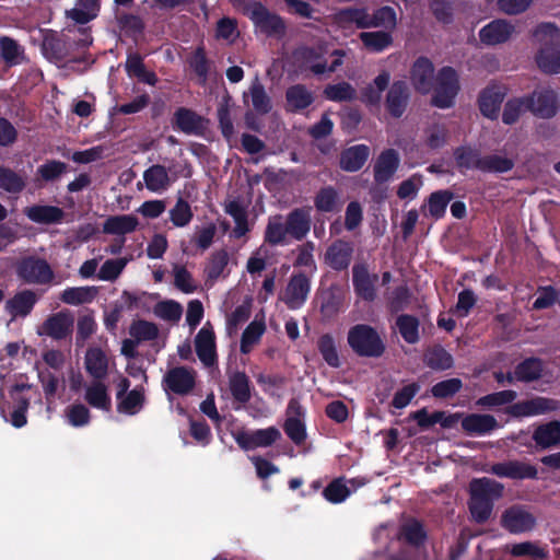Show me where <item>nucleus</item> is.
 <instances>
[{
    "mask_svg": "<svg viewBox=\"0 0 560 560\" xmlns=\"http://www.w3.org/2000/svg\"><path fill=\"white\" fill-rule=\"evenodd\" d=\"M504 486L491 478H474L468 486V510L477 524L487 523L493 512L494 503L503 497Z\"/></svg>",
    "mask_w": 560,
    "mask_h": 560,
    "instance_id": "nucleus-1",
    "label": "nucleus"
},
{
    "mask_svg": "<svg viewBox=\"0 0 560 560\" xmlns=\"http://www.w3.org/2000/svg\"><path fill=\"white\" fill-rule=\"evenodd\" d=\"M347 342L361 358H380L385 352V343L377 330L368 324H357L348 330Z\"/></svg>",
    "mask_w": 560,
    "mask_h": 560,
    "instance_id": "nucleus-2",
    "label": "nucleus"
},
{
    "mask_svg": "<svg viewBox=\"0 0 560 560\" xmlns=\"http://www.w3.org/2000/svg\"><path fill=\"white\" fill-rule=\"evenodd\" d=\"M432 91V105L439 108L452 107L459 91L457 72L451 67L440 69Z\"/></svg>",
    "mask_w": 560,
    "mask_h": 560,
    "instance_id": "nucleus-3",
    "label": "nucleus"
},
{
    "mask_svg": "<svg viewBox=\"0 0 560 560\" xmlns=\"http://www.w3.org/2000/svg\"><path fill=\"white\" fill-rule=\"evenodd\" d=\"M245 14L250 19L255 31L270 37H281L284 34L285 25L283 20L270 12L261 3H249L245 8Z\"/></svg>",
    "mask_w": 560,
    "mask_h": 560,
    "instance_id": "nucleus-4",
    "label": "nucleus"
},
{
    "mask_svg": "<svg viewBox=\"0 0 560 560\" xmlns=\"http://www.w3.org/2000/svg\"><path fill=\"white\" fill-rule=\"evenodd\" d=\"M327 50L323 46L316 48L303 47L294 52V59L305 69H310L315 74H323L325 72H334L341 63L345 54L340 50L334 51L336 59L328 67L323 57Z\"/></svg>",
    "mask_w": 560,
    "mask_h": 560,
    "instance_id": "nucleus-5",
    "label": "nucleus"
},
{
    "mask_svg": "<svg viewBox=\"0 0 560 560\" xmlns=\"http://www.w3.org/2000/svg\"><path fill=\"white\" fill-rule=\"evenodd\" d=\"M529 112L542 119H550L555 117L560 108L558 93L548 86L534 90L530 94L526 95Z\"/></svg>",
    "mask_w": 560,
    "mask_h": 560,
    "instance_id": "nucleus-6",
    "label": "nucleus"
},
{
    "mask_svg": "<svg viewBox=\"0 0 560 560\" xmlns=\"http://www.w3.org/2000/svg\"><path fill=\"white\" fill-rule=\"evenodd\" d=\"M16 275L25 283H49L54 277L49 264L42 258L27 256L16 265Z\"/></svg>",
    "mask_w": 560,
    "mask_h": 560,
    "instance_id": "nucleus-7",
    "label": "nucleus"
},
{
    "mask_svg": "<svg viewBox=\"0 0 560 560\" xmlns=\"http://www.w3.org/2000/svg\"><path fill=\"white\" fill-rule=\"evenodd\" d=\"M236 444L243 451H252L258 447H268L281 438V432L276 427L257 429L254 431L240 430L233 434Z\"/></svg>",
    "mask_w": 560,
    "mask_h": 560,
    "instance_id": "nucleus-8",
    "label": "nucleus"
},
{
    "mask_svg": "<svg viewBox=\"0 0 560 560\" xmlns=\"http://www.w3.org/2000/svg\"><path fill=\"white\" fill-rule=\"evenodd\" d=\"M74 316L68 310L49 315L40 325L38 335L50 337L54 340H63L73 332Z\"/></svg>",
    "mask_w": 560,
    "mask_h": 560,
    "instance_id": "nucleus-9",
    "label": "nucleus"
},
{
    "mask_svg": "<svg viewBox=\"0 0 560 560\" xmlns=\"http://www.w3.org/2000/svg\"><path fill=\"white\" fill-rule=\"evenodd\" d=\"M517 35L516 25L505 19H495L479 31V39L486 46L503 45Z\"/></svg>",
    "mask_w": 560,
    "mask_h": 560,
    "instance_id": "nucleus-10",
    "label": "nucleus"
},
{
    "mask_svg": "<svg viewBox=\"0 0 560 560\" xmlns=\"http://www.w3.org/2000/svg\"><path fill=\"white\" fill-rule=\"evenodd\" d=\"M559 408V401L547 397H534L517 401L505 408V413L513 418H524L545 415Z\"/></svg>",
    "mask_w": 560,
    "mask_h": 560,
    "instance_id": "nucleus-11",
    "label": "nucleus"
},
{
    "mask_svg": "<svg viewBox=\"0 0 560 560\" xmlns=\"http://www.w3.org/2000/svg\"><path fill=\"white\" fill-rule=\"evenodd\" d=\"M377 273H370L366 262H355L352 267V284L355 294L366 302L376 299Z\"/></svg>",
    "mask_w": 560,
    "mask_h": 560,
    "instance_id": "nucleus-12",
    "label": "nucleus"
},
{
    "mask_svg": "<svg viewBox=\"0 0 560 560\" xmlns=\"http://www.w3.org/2000/svg\"><path fill=\"white\" fill-rule=\"evenodd\" d=\"M535 525L536 517L521 505H512L501 515V526L511 534L530 532Z\"/></svg>",
    "mask_w": 560,
    "mask_h": 560,
    "instance_id": "nucleus-13",
    "label": "nucleus"
},
{
    "mask_svg": "<svg viewBox=\"0 0 560 560\" xmlns=\"http://www.w3.org/2000/svg\"><path fill=\"white\" fill-rule=\"evenodd\" d=\"M311 291V281L304 272L291 276L282 301L289 310H299L303 306Z\"/></svg>",
    "mask_w": 560,
    "mask_h": 560,
    "instance_id": "nucleus-14",
    "label": "nucleus"
},
{
    "mask_svg": "<svg viewBox=\"0 0 560 560\" xmlns=\"http://www.w3.org/2000/svg\"><path fill=\"white\" fill-rule=\"evenodd\" d=\"M489 472L500 478L514 480L537 479L538 475L534 465L517 459L495 463L490 467Z\"/></svg>",
    "mask_w": 560,
    "mask_h": 560,
    "instance_id": "nucleus-15",
    "label": "nucleus"
},
{
    "mask_svg": "<svg viewBox=\"0 0 560 560\" xmlns=\"http://www.w3.org/2000/svg\"><path fill=\"white\" fill-rule=\"evenodd\" d=\"M353 252L354 247L350 241L338 238L327 247L325 262L334 271H345L351 264Z\"/></svg>",
    "mask_w": 560,
    "mask_h": 560,
    "instance_id": "nucleus-16",
    "label": "nucleus"
},
{
    "mask_svg": "<svg viewBox=\"0 0 560 560\" xmlns=\"http://www.w3.org/2000/svg\"><path fill=\"white\" fill-rule=\"evenodd\" d=\"M434 66L425 57L418 58L410 69V82L413 89L422 94H428L433 90L435 81Z\"/></svg>",
    "mask_w": 560,
    "mask_h": 560,
    "instance_id": "nucleus-17",
    "label": "nucleus"
},
{
    "mask_svg": "<svg viewBox=\"0 0 560 560\" xmlns=\"http://www.w3.org/2000/svg\"><path fill=\"white\" fill-rule=\"evenodd\" d=\"M506 92L505 86L495 83L483 89L478 97L481 114L487 118L497 119Z\"/></svg>",
    "mask_w": 560,
    "mask_h": 560,
    "instance_id": "nucleus-18",
    "label": "nucleus"
},
{
    "mask_svg": "<svg viewBox=\"0 0 560 560\" xmlns=\"http://www.w3.org/2000/svg\"><path fill=\"white\" fill-rule=\"evenodd\" d=\"M163 384L176 395H187L196 385L195 373L186 366L172 368L164 375Z\"/></svg>",
    "mask_w": 560,
    "mask_h": 560,
    "instance_id": "nucleus-19",
    "label": "nucleus"
},
{
    "mask_svg": "<svg viewBox=\"0 0 560 560\" xmlns=\"http://www.w3.org/2000/svg\"><path fill=\"white\" fill-rule=\"evenodd\" d=\"M289 236L295 241H303L311 231L312 215L310 207H300L292 209L285 215Z\"/></svg>",
    "mask_w": 560,
    "mask_h": 560,
    "instance_id": "nucleus-20",
    "label": "nucleus"
},
{
    "mask_svg": "<svg viewBox=\"0 0 560 560\" xmlns=\"http://www.w3.org/2000/svg\"><path fill=\"white\" fill-rule=\"evenodd\" d=\"M195 349L203 365L210 368L218 361L215 348V335L211 327L206 324L195 337Z\"/></svg>",
    "mask_w": 560,
    "mask_h": 560,
    "instance_id": "nucleus-21",
    "label": "nucleus"
},
{
    "mask_svg": "<svg viewBox=\"0 0 560 560\" xmlns=\"http://www.w3.org/2000/svg\"><path fill=\"white\" fill-rule=\"evenodd\" d=\"M410 97L407 83L402 80L395 81L387 91L385 106L393 117H400L405 113Z\"/></svg>",
    "mask_w": 560,
    "mask_h": 560,
    "instance_id": "nucleus-22",
    "label": "nucleus"
},
{
    "mask_svg": "<svg viewBox=\"0 0 560 560\" xmlns=\"http://www.w3.org/2000/svg\"><path fill=\"white\" fill-rule=\"evenodd\" d=\"M460 427L468 435H486L498 429L499 423L489 413H468L462 418Z\"/></svg>",
    "mask_w": 560,
    "mask_h": 560,
    "instance_id": "nucleus-23",
    "label": "nucleus"
},
{
    "mask_svg": "<svg viewBox=\"0 0 560 560\" xmlns=\"http://www.w3.org/2000/svg\"><path fill=\"white\" fill-rule=\"evenodd\" d=\"M453 158L460 174L467 171H479L481 167L482 154L479 148L468 143L454 149Z\"/></svg>",
    "mask_w": 560,
    "mask_h": 560,
    "instance_id": "nucleus-24",
    "label": "nucleus"
},
{
    "mask_svg": "<svg viewBox=\"0 0 560 560\" xmlns=\"http://www.w3.org/2000/svg\"><path fill=\"white\" fill-rule=\"evenodd\" d=\"M399 155L393 150H384L377 156V160L374 165V179L377 184L387 183L399 166Z\"/></svg>",
    "mask_w": 560,
    "mask_h": 560,
    "instance_id": "nucleus-25",
    "label": "nucleus"
},
{
    "mask_svg": "<svg viewBox=\"0 0 560 560\" xmlns=\"http://www.w3.org/2000/svg\"><path fill=\"white\" fill-rule=\"evenodd\" d=\"M175 125L187 135L201 136L208 127V120L187 108H179L174 116Z\"/></svg>",
    "mask_w": 560,
    "mask_h": 560,
    "instance_id": "nucleus-26",
    "label": "nucleus"
},
{
    "mask_svg": "<svg viewBox=\"0 0 560 560\" xmlns=\"http://www.w3.org/2000/svg\"><path fill=\"white\" fill-rule=\"evenodd\" d=\"M25 215L35 223L38 224H59L65 219V211L50 205H34L25 208Z\"/></svg>",
    "mask_w": 560,
    "mask_h": 560,
    "instance_id": "nucleus-27",
    "label": "nucleus"
},
{
    "mask_svg": "<svg viewBox=\"0 0 560 560\" xmlns=\"http://www.w3.org/2000/svg\"><path fill=\"white\" fill-rule=\"evenodd\" d=\"M243 101L245 105L252 106L258 114H267L272 108L271 100L257 78L250 83L248 90L244 92Z\"/></svg>",
    "mask_w": 560,
    "mask_h": 560,
    "instance_id": "nucleus-28",
    "label": "nucleus"
},
{
    "mask_svg": "<svg viewBox=\"0 0 560 560\" xmlns=\"http://www.w3.org/2000/svg\"><path fill=\"white\" fill-rule=\"evenodd\" d=\"M335 23L345 31L353 28H369L370 14L364 9H346L335 15Z\"/></svg>",
    "mask_w": 560,
    "mask_h": 560,
    "instance_id": "nucleus-29",
    "label": "nucleus"
},
{
    "mask_svg": "<svg viewBox=\"0 0 560 560\" xmlns=\"http://www.w3.org/2000/svg\"><path fill=\"white\" fill-rule=\"evenodd\" d=\"M516 164V156L508 153H491L482 155L481 173L504 174L511 172Z\"/></svg>",
    "mask_w": 560,
    "mask_h": 560,
    "instance_id": "nucleus-30",
    "label": "nucleus"
},
{
    "mask_svg": "<svg viewBox=\"0 0 560 560\" xmlns=\"http://www.w3.org/2000/svg\"><path fill=\"white\" fill-rule=\"evenodd\" d=\"M36 301L37 296L32 290H23L7 301L5 310L13 318L25 317L31 314Z\"/></svg>",
    "mask_w": 560,
    "mask_h": 560,
    "instance_id": "nucleus-31",
    "label": "nucleus"
},
{
    "mask_svg": "<svg viewBox=\"0 0 560 560\" xmlns=\"http://www.w3.org/2000/svg\"><path fill=\"white\" fill-rule=\"evenodd\" d=\"M138 225L139 220L133 214L110 215L103 223V232L124 237L126 234L136 231Z\"/></svg>",
    "mask_w": 560,
    "mask_h": 560,
    "instance_id": "nucleus-32",
    "label": "nucleus"
},
{
    "mask_svg": "<svg viewBox=\"0 0 560 560\" xmlns=\"http://www.w3.org/2000/svg\"><path fill=\"white\" fill-rule=\"evenodd\" d=\"M229 260V253L224 248L215 250L210 255L205 267L206 284L213 285L220 277L225 278L229 276V271L225 272Z\"/></svg>",
    "mask_w": 560,
    "mask_h": 560,
    "instance_id": "nucleus-33",
    "label": "nucleus"
},
{
    "mask_svg": "<svg viewBox=\"0 0 560 560\" xmlns=\"http://www.w3.org/2000/svg\"><path fill=\"white\" fill-rule=\"evenodd\" d=\"M370 149L365 144H358L340 153L339 166L346 172H357L368 161Z\"/></svg>",
    "mask_w": 560,
    "mask_h": 560,
    "instance_id": "nucleus-34",
    "label": "nucleus"
},
{
    "mask_svg": "<svg viewBox=\"0 0 560 560\" xmlns=\"http://www.w3.org/2000/svg\"><path fill=\"white\" fill-rule=\"evenodd\" d=\"M545 363L541 359L529 357L516 364L514 369L515 380L523 383H532L544 375Z\"/></svg>",
    "mask_w": 560,
    "mask_h": 560,
    "instance_id": "nucleus-35",
    "label": "nucleus"
},
{
    "mask_svg": "<svg viewBox=\"0 0 560 560\" xmlns=\"http://www.w3.org/2000/svg\"><path fill=\"white\" fill-rule=\"evenodd\" d=\"M229 389L235 402L246 405L252 398L249 377L245 372L235 371L229 376Z\"/></svg>",
    "mask_w": 560,
    "mask_h": 560,
    "instance_id": "nucleus-36",
    "label": "nucleus"
},
{
    "mask_svg": "<svg viewBox=\"0 0 560 560\" xmlns=\"http://www.w3.org/2000/svg\"><path fill=\"white\" fill-rule=\"evenodd\" d=\"M343 201L334 186L322 187L314 197V206L319 212H338Z\"/></svg>",
    "mask_w": 560,
    "mask_h": 560,
    "instance_id": "nucleus-37",
    "label": "nucleus"
},
{
    "mask_svg": "<svg viewBox=\"0 0 560 560\" xmlns=\"http://www.w3.org/2000/svg\"><path fill=\"white\" fill-rule=\"evenodd\" d=\"M533 440L536 445L541 448H549L560 443V421L552 420L547 423L539 424L534 433Z\"/></svg>",
    "mask_w": 560,
    "mask_h": 560,
    "instance_id": "nucleus-38",
    "label": "nucleus"
},
{
    "mask_svg": "<svg viewBox=\"0 0 560 560\" xmlns=\"http://www.w3.org/2000/svg\"><path fill=\"white\" fill-rule=\"evenodd\" d=\"M423 361L433 371H447L454 368L453 355L441 345L427 349Z\"/></svg>",
    "mask_w": 560,
    "mask_h": 560,
    "instance_id": "nucleus-39",
    "label": "nucleus"
},
{
    "mask_svg": "<svg viewBox=\"0 0 560 560\" xmlns=\"http://www.w3.org/2000/svg\"><path fill=\"white\" fill-rule=\"evenodd\" d=\"M86 372L95 380L102 381L108 373V359L101 348H90L85 353Z\"/></svg>",
    "mask_w": 560,
    "mask_h": 560,
    "instance_id": "nucleus-40",
    "label": "nucleus"
},
{
    "mask_svg": "<svg viewBox=\"0 0 560 560\" xmlns=\"http://www.w3.org/2000/svg\"><path fill=\"white\" fill-rule=\"evenodd\" d=\"M390 74L388 71H382L366 88L362 91V101L370 106H378L382 101L383 92L388 88Z\"/></svg>",
    "mask_w": 560,
    "mask_h": 560,
    "instance_id": "nucleus-41",
    "label": "nucleus"
},
{
    "mask_svg": "<svg viewBox=\"0 0 560 560\" xmlns=\"http://www.w3.org/2000/svg\"><path fill=\"white\" fill-rule=\"evenodd\" d=\"M314 101L312 92L302 84L290 86L285 92L288 110L296 112L308 107Z\"/></svg>",
    "mask_w": 560,
    "mask_h": 560,
    "instance_id": "nucleus-42",
    "label": "nucleus"
},
{
    "mask_svg": "<svg viewBox=\"0 0 560 560\" xmlns=\"http://www.w3.org/2000/svg\"><path fill=\"white\" fill-rule=\"evenodd\" d=\"M400 538L412 547H421L428 538L423 524L417 518H410L400 526Z\"/></svg>",
    "mask_w": 560,
    "mask_h": 560,
    "instance_id": "nucleus-43",
    "label": "nucleus"
},
{
    "mask_svg": "<svg viewBox=\"0 0 560 560\" xmlns=\"http://www.w3.org/2000/svg\"><path fill=\"white\" fill-rule=\"evenodd\" d=\"M285 229L287 223L281 214L270 217L264 233L265 243L271 246L285 244L287 236L289 235Z\"/></svg>",
    "mask_w": 560,
    "mask_h": 560,
    "instance_id": "nucleus-44",
    "label": "nucleus"
},
{
    "mask_svg": "<svg viewBox=\"0 0 560 560\" xmlns=\"http://www.w3.org/2000/svg\"><path fill=\"white\" fill-rule=\"evenodd\" d=\"M533 38L540 48L558 47L560 28L553 23H540L533 30Z\"/></svg>",
    "mask_w": 560,
    "mask_h": 560,
    "instance_id": "nucleus-45",
    "label": "nucleus"
},
{
    "mask_svg": "<svg viewBox=\"0 0 560 560\" xmlns=\"http://www.w3.org/2000/svg\"><path fill=\"white\" fill-rule=\"evenodd\" d=\"M27 386L24 384H15L11 389V397L15 401V407L11 412V424L15 428H22L26 424V412L30 407V399L16 394L24 390Z\"/></svg>",
    "mask_w": 560,
    "mask_h": 560,
    "instance_id": "nucleus-46",
    "label": "nucleus"
},
{
    "mask_svg": "<svg viewBox=\"0 0 560 560\" xmlns=\"http://www.w3.org/2000/svg\"><path fill=\"white\" fill-rule=\"evenodd\" d=\"M84 398L93 408L104 411H110L112 409V399L107 393L106 385L102 382H95L89 386Z\"/></svg>",
    "mask_w": 560,
    "mask_h": 560,
    "instance_id": "nucleus-47",
    "label": "nucleus"
},
{
    "mask_svg": "<svg viewBox=\"0 0 560 560\" xmlns=\"http://www.w3.org/2000/svg\"><path fill=\"white\" fill-rule=\"evenodd\" d=\"M396 327L407 343L415 345L420 340V322L415 315L401 314L397 316Z\"/></svg>",
    "mask_w": 560,
    "mask_h": 560,
    "instance_id": "nucleus-48",
    "label": "nucleus"
},
{
    "mask_svg": "<svg viewBox=\"0 0 560 560\" xmlns=\"http://www.w3.org/2000/svg\"><path fill=\"white\" fill-rule=\"evenodd\" d=\"M359 37L371 52H382L393 43L392 34L387 31L362 32Z\"/></svg>",
    "mask_w": 560,
    "mask_h": 560,
    "instance_id": "nucleus-49",
    "label": "nucleus"
},
{
    "mask_svg": "<svg viewBox=\"0 0 560 560\" xmlns=\"http://www.w3.org/2000/svg\"><path fill=\"white\" fill-rule=\"evenodd\" d=\"M100 10V0H78L75 7L67 11V16L84 24L93 20Z\"/></svg>",
    "mask_w": 560,
    "mask_h": 560,
    "instance_id": "nucleus-50",
    "label": "nucleus"
},
{
    "mask_svg": "<svg viewBox=\"0 0 560 560\" xmlns=\"http://www.w3.org/2000/svg\"><path fill=\"white\" fill-rule=\"evenodd\" d=\"M527 112L529 106L526 95L510 98L503 107L502 121L505 125L516 124Z\"/></svg>",
    "mask_w": 560,
    "mask_h": 560,
    "instance_id": "nucleus-51",
    "label": "nucleus"
},
{
    "mask_svg": "<svg viewBox=\"0 0 560 560\" xmlns=\"http://www.w3.org/2000/svg\"><path fill=\"white\" fill-rule=\"evenodd\" d=\"M453 198L454 194L448 189L433 191L428 198V215L435 220L442 219Z\"/></svg>",
    "mask_w": 560,
    "mask_h": 560,
    "instance_id": "nucleus-52",
    "label": "nucleus"
},
{
    "mask_svg": "<svg viewBox=\"0 0 560 560\" xmlns=\"http://www.w3.org/2000/svg\"><path fill=\"white\" fill-rule=\"evenodd\" d=\"M266 330V325L262 320H253L248 324V326L244 329L241 337V346L240 350L243 354H247L250 352L254 345L259 342L261 336Z\"/></svg>",
    "mask_w": 560,
    "mask_h": 560,
    "instance_id": "nucleus-53",
    "label": "nucleus"
},
{
    "mask_svg": "<svg viewBox=\"0 0 560 560\" xmlns=\"http://www.w3.org/2000/svg\"><path fill=\"white\" fill-rule=\"evenodd\" d=\"M143 179L147 188L151 191L165 189L170 182L166 168L160 164L152 165L145 170Z\"/></svg>",
    "mask_w": 560,
    "mask_h": 560,
    "instance_id": "nucleus-54",
    "label": "nucleus"
},
{
    "mask_svg": "<svg viewBox=\"0 0 560 560\" xmlns=\"http://www.w3.org/2000/svg\"><path fill=\"white\" fill-rule=\"evenodd\" d=\"M129 335L139 343L152 341L159 337V327L155 323L145 319H135L129 327Z\"/></svg>",
    "mask_w": 560,
    "mask_h": 560,
    "instance_id": "nucleus-55",
    "label": "nucleus"
},
{
    "mask_svg": "<svg viewBox=\"0 0 560 560\" xmlns=\"http://www.w3.org/2000/svg\"><path fill=\"white\" fill-rule=\"evenodd\" d=\"M95 294L94 287L67 288L62 291L60 300L69 305H81L92 302Z\"/></svg>",
    "mask_w": 560,
    "mask_h": 560,
    "instance_id": "nucleus-56",
    "label": "nucleus"
},
{
    "mask_svg": "<svg viewBox=\"0 0 560 560\" xmlns=\"http://www.w3.org/2000/svg\"><path fill=\"white\" fill-rule=\"evenodd\" d=\"M536 61L544 72L560 73V46L539 48Z\"/></svg>",
    "mask_w": 560,
    "mask_h": 560,
    "instance_id": "nucleus-57",
    "label": "nucleus"
},
{
    "mask_svg": "<svg viewBox=\"0 0 560 560\" xmlns=\"http://www.w3.org/2000/svg\"><path fill=\"white\" fill-rule=\"evenodd\" d=\"M317 349L322 354L324 361L334 369H338L341 365L339 354L336 348L335 339L329 334H324L318 338Z\"/></svg>",
    "mask_w": 560,
    "mask_h": 560,
    "instance_id": "nucleus-58",
    "label": "nucleus"
},
{
    "mask_svg": "<svg viewBox=\"0 0 560 560\" xmlns=\"http://www.w3.org/2000/svg\"><path fill=\"white\" fill-rule=\"evenodd\" d=\"M233 109L234 104L232 102V97L229 94H225L222 97L218 107V118L222 130V135L225 138H230L233 133Z\"/></svg>",
    "mask_w": 560,
    "mask_h": 560,
    "instance_id": "nucleus-59",
    "label": "nucleus"
},
{
    "mask_svg": "<svg viewBox=\"0 0 560 560\" xmlns=\"http://www.w3.org/2000/svg\"><path fill=\"white\" fill-rule=\"evenodd\" d=\"M144 400L145 397L142 389H131L126 397L117 404V411L133 416L142 409Z\"/></svg>",
    "mask_w": 560,
    "mask_h": 560,
    "instance_id": "nucleus-60",
    "label": "nucleus"
},
{
    "mask_svg": "<svg viewBox=\"0 0 560 560\" xmlns=\"http://www.w3.org/2000/svg\"><path fill=\"white\" fill-rule=\"evenodd\" d=\"M324 95L332 102H350L355 100L357 90L348 82H339L327 85L324 90Z\"/></svg>",
    "mask_w": 560,
    "mask_h": 560,
    "instance_id": "nucleus-61",
    "label": "nucleus"
},
{
    "mask_svg": "<svg viewBox=\"0 0 560 560\" xmlns=\"http://www.w3.org/2000/svg\"><path fill=\"white\" fill-rule=\"evenodd\" d=\"M0 188L10 194H20L25 188V180L13 170L0 166Z\"/></svg>",
    "mask_w": 560,
    "mask_h": 560,
    "instance_id": "nucleus-62",
    "label": "nucleus"
},
{
    "mask_svg": "<svg viewBox=\"0 0 560 560\" xmlns=\"http://www.w3.org/2000/svg\"><path fill=\"white\" fill-rule=\"evenodd\" d=\"M517 397V393L512 389H504L501 392L485 395L476 401V405L481 408H493L513 402Z\"/></svg>",
    "mask_w": 560,
    "mask_h": 560,
    "instance_id": "nucleus-63",
    "label": "nucleus"
},
{
    "mask_svg": "<svg viewBox=\"0 0 560 560\" xmlns=\"http://www.w3.org/2000/svg\"><path fill=\"white\" fill-rule=\"evenodd\" d=\"M463 388L460 378L453 377L438 382L431 387V394L434 398L446 399L454 397Z\"/></svg>",
    "mask_w": 560,
    "mask_h": 560,
    "instance_id": "nucleus-64",
    "label": "nucleus"
}]
</instances>
